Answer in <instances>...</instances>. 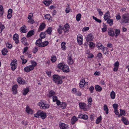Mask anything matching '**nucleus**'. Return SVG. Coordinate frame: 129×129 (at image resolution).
Instances as JSON below:
<instances>
[{
  "label": "nucleus",
  "mask_w": 129,
  "mask_h": 129,
  "mask_svg": "<svg viewBox=\"0 0 129 129\" xmlns=\"http://www.w3.org/2000/svg\"><path fill=\"white\" fill-rule=\"evenodd\" d=\"M47 115L46 112L41 111V117L42 119H45Z\"/></svg>",
  "instance_id": "20"
},
{
  "label": "nucleus",
  "mask_w": 129,
  "mask_h": 129,
  "mask_svg": "<svg viewBox=\"0 0 129 129\" xmlns=\"http://www.w3.org/2000/svg\"><path fill=\"white\" fill-rule=\"evenodd\" d=\"M41 102H42V103H41V107H42V108L46 109L49 108L50 105L49 104H45L41 101Z\"/></svg>",
  "instance_id": "16"
},
{
  "label": "nucleus",
  "mask_w": 129,
  "mask_h": 129,
  "mask_svg": "<svg viewBox=\"0 0 129 129\" xmlns=\"http://www.w3.org/2000/svg\"><path fill=\"white\" fill-rule=\"evenodd\" d=\"M46 24L44 23H42L41 24V31H42L45 28Z\"/></svg>",
  "instance_id": "46"
},
{
  "label": "nucleus",
  "mask_w": 129,
  "mask_h": 129,
  "mask_svg": "<svg viewBox=\"0 0 129 129\" xmlns=\"http://www.w3.org/2000/svg\"><path fill=\"white\" fill-rule=\"evenodd\" d=\"M113 20L111 19H109L108 20L107 22V23L109 24L110 26H111L113 24Z\"/></svg>",
  "instance_id": "27"
},
{
  "label": "nucleus",
  "mask_w": 129,
  "mask_h": 129,
  "mask_svg": "<svg viewBox=\"0 0 129 129\" xmlns=\"http://www.w3.org/2000/svg\"><path fill=\"white\" fill-rule=\"evenodd\" d=\"M0 28L1 29L0 30L2 32L5 28V26L1 22H0Z\"/></svg>",
  "instance_id": "49"
},
{
  "label": "nucleus",
  "mask_w": 129,
  "mask_h": 129,
  "mask_svg": "<svg viewBox=\"0 0 129 129\" xmlns=\"http://www.w3.org/2000/svg\"><path fill=\"white\" fill-rule=\"evenodd\" d=\"M72 56L71 54H69L68 56V62L69 64H73L74 61L72 58Z\"/></svg>",
  "instance_id": "8"
},
{
  "label": "nucleus",
  "mask_w": 129,
  "mask_h": 129,
  "mask_svg": "<svg viewBox=\"0 0 129 129\" xmlns=\"http://www.w3.org/2000/svg\"><path fill=\"white\" fill-rule=\"evenodd\" d=\"M93 18L97 22H98L99 23H101V20L97 18L96 17H95L94 16H92Z\"/></svg>",
  "instance_id": "39"
},
{
  "label": "nucleus",
  "mask_w": 129,
  "mask_h": 129,
  "mask_svg": "<svg viewBox=\"0 0 129 129\" xmlns=\"http://www.w3.org/2000/svg\"><path fill=\"white\" fill-rule=\"evenodd\" d=\"M34 69L33 67L31 65H29L25 67L24 70L26 72H28L33 70Z\"/></svg>",
  "instance_id": "6"
},
{
  "label": "nucleus",
  "mask_w": 129,
  "mask_h": 129,
  "mask_svg": "<svg viewBox=\"0 0 129 129\" xmlns=\"http://www.w3.org/2000/svg\"><path fill=\"white\" fill-rule=\"evenodd\" d=\"M21 30L23 33H25L27 31L26 26L25 25H23L22 27L21 28Z\"/></svg>",
  "instance_id": "28"
},
{
  "label": "nucleus",
  "mask_w": 129,
  "mask_h": 129,
  "mask_svg": "<svg viewBox=\"0 0 129 129\" xmlns=\"http://www.w3.org/2000/svg\"><path fill=\"white\" fill-rule=\"evenodd\" d=\"M7 52H8L7 49L6 48H4L2 51V53L3 55H5L6 54Z\"/></svg>",
  "instance_id": "43"
},
{
  "label": "nucleus",
  "mask_w": 129,
  "mask_h": 129,
  "mask_svg": "<svg viewBox=\"0 0 129 129\" xmlns=\"http://www.w3.org/2000/svg\"><path fill=\"white\" fill-rule=\"evenodd\" d=\"M110 18L111 17L110 16L109 12V11H108L104 15V18L105 20L106 21Z\"/></svg>",
  "instance_id": "13"
},
{
  "label": "nucleus",
  "mask_w": 129,
  "mask_h": 129,
  "mask_svg": "<svg viewBox=\"0 0 129 129\" xmlns=\"http://www.w3.org/2000/svg\"><path fill=\"white\" fill-rule=\"evenodd\" d=\"M45 18L46 19H47L50 20V18L51 17L50 15L49 14H46L45 16Z\"/></svg>",
  "instance_id": "54"
},
{
  "label": "nucleus",
  "mask_w": 129,
  "mask_h": 129,
  "mask_svg": "<svg viewBox=\"0 0 129 129\" xmlns=\"http://www.w3.org/2000/svg\"><path fill=\"white\" fill-rule=\"evenodd\" d=\"M82 36L81 35H78L77 36V39L78 44L80 45L82 44Z\"/></svg>",
  "instance_id": "9"
},
{
  "label": "nucleus",
  "mask_w": 129,
  "mask_h": 129,
  "mask_svg": "<svg viewBox=\"0 0 129 129\" xmlns=\"http://www.w3.org/2000/svg\"><path fill=\"white\" fill-rule=\"evenodd\" d=\"M27 22L28 23H30L31 24H33L35 23V21L33 19H31L28 20L27 21Z\"/></svg>",
  "instance_id": "55"
},
{
  "label": "nucleus",
  "mask_w": 129,
  "mask_h": 129,
  "mask_svg": "<svg viewBox=\"0 0 129 129\" xmlns=\"http://www.w3.org/2000/svg\"><path fill=\"white\" fill-rule=\"evenodd\" d=\"M125 114V111L123 110L120 109V114L118 116V117H120L122 115H124Z\"/></svg>",
  "instance_id": "48"
},
{
  "label": "nucleus",
  "mask_w": 129,
  "mask_h": 129,
  "mask_svg": "<svg viewBox=\"0 0 129 129\" xmlns=\"http://www.w3.org/2000/svg\"><path fill=\"white\" fill-rule=\"evenodd\" d=\"M64 27L59 25V28L58 29L57 31L59 34H61L62 33V30H63Z\"/></svg>",
  "instance_id": "29"
},
{
  "label": "nucleus",
  "mask_w": 129,
  "mask_h": 129,
  "mask_svg": "<svg viewBox=\"0 0 129 129\" xmlns=\"http://www.w3.org/2000/svg\"><path fill=\"white\" fill-rule=\"evenodd\" d=\"M63 71L64 72H69V67L67 65L64 64L62 69Z\"/></svg>",
  "instance_id": "10"
},
{
  "label": "nucleus",
  "mask_w": 129,
  "mask_h": 129,
  "mask_svg": "<svg viewBox=\"0 0 129 129\" xmlns=\"http://www.w3.org/2000/svg\"><path fill=\"white\" fill-rule=\"evenodd\" d=\"M66 43L64 42H62L61 44V46L62 49L63 50H65L66 49V47L65 46Z\"/></svg>",
  "instance_id": "33"
},
{
  "label": "nucleus",
  "mask_w": 129,
  "mask_h": 129,
  "mask_svg": "<svg viewBox=\"0 0 129 129\" xmlns=\"http://www.w3.org/2000/svg\"><path fill=\"white\" fill-rule=\"evenodd\" d=\"M95 89L96 90L100 92L102 89V88L101 87L99 86V85H96L95 86Z\"/></svg>",
  "instance_id": "22"
},
{
  "label": "nucleus",
  "mask_w": 129,
  "mask_h": 129,
  "mask_svg": "<svg viewBox=\"0 0 129 129\" xmlns=\"http://www.w3.org/2000/svg\"><path fill=\"white\" fill-rule=\"evenodd\" d=\"M121 120L123 122L124 124L126 125L128 124L129 123V122L125 118L122 117Z\"/></svg>",
  "instance_id": "26"
},
{
  "label": "nucleus",
  "mask_w": 129,
  "mask_h": 129,
  "mask_svg": "<svg viewBox=\"0 0 129 129\" xmlns=\"http://www.w3.org/2000/svg\"><path fill=\"white\" fill-rule=\"evenodd\" d=\"M17 80L18 83L20 84H24L27 83V81L22 79L20 77H19L17 79Z\"/></svg>",
  "instance_id": "5"
},
{
  "label": "nucleus",
  "mask_w": 129,
  "mask_h": 129,
  "mask_svg": "<svg viewBox=\"0 0 129 129\" xmlns=\"http://www.w3.org/2000/svg\"><path fill=\"white\" fill-rule=\"evenodd\" d=\"M122 22L125 23H129V13L123 14L122 16Z\"/></svg>",
  "instance_id": "3"
},
{
  "label": "nucleus",
  "mask_w": 129,
  "mask_h": 129,
  "mask_svg": "<svg viewBox=\"0 0 129 129\" xmlns=\"http://www.w3.org/2000/svg\"><path fill=\"white\" fill-rule=\"evenodd\" d=\"M121 16L120 14H118L116 16V18L117 20H119L120 19Z\"/></svg>",
  "instance_id": "64"
},
{
  "label": "nucleus",
  "mask_w": 129,
  "mask_h": 129,
  "mask_svg": "<svg viewBox=\"0 0 129 129\" xmlns=\"http://www.w3.org/2000/svg\"><path fill=\"white\" fill-rule=\"evenodd\" d=\"M11 69L14 71L17 67V61L16 60H13L11 63Z\"/></svg>",
  "instance_id": "4"
},
{
  "label": "nucleus",
  "mask_w": 129,
  "mask_h": 129,
  "mask_svg": "<svg viewBox=\"0 0 129 129\" xmlns=\"http://www.w3.org/2000/svg\"><path fill=\"white\" fill-rule=\"evenodd\" d=\"M85 80L83 79L81 80L79 83L80 87L81 88L83 87L85 84Z\"/></svg>",
  "instance_id": "23"
},
{
  "label": "nucleus",
  "mask_w": 129,
  "mask_h": 129,
  "mask_svg": "<svg viewBox=\"0 0 129 129\" xmlns=\"http://www.w3.org/2000/svg\"><path fill=\"white\" fill-rule=\"evenodd\" d=\"M63 30H64V33H66L68 31L69 29V26L68 23L66 24L64 26Z\"/></svg>",
  "instance_id": "18"
},
{
  "label": "nucleus",
  "mask_w": 129,
  "mask_h": 129,
  "mask_svg": "<svg viewBox=\"0 0 129 129\" xmlns=\"http://www.w3.org/2000/svg\"><path fill=\"white\" fill-rule=\"evenodd\" d=\"M93 38V36L92 34H89L87 36L86 40L87 42L91 41Z\"/></svg>",
  "instance_id": "11"
},
{
  "label": "nucleus",
  "mask_w": 129,
  "mask_h": 129,
  "mask_svg": "<svg viewBox=\"0 0 129 129\" xmlns=\"http://www.w3.org/2000/svg\"><path fill=\"white\" fill-rule=\"evenodd\" d=\"M35 34V30L34 29L30 30L29 31L27 34L26 37L27 38H29L32 36L34 35Z\"/></svg>",
  "instance_id": "14"
},
{
  "label": "nucleus",
  "mask_w": 129,
  "mask_h": 129,
  "mask_svg": "<svg viewBox=\"0 0 129 129\" xmlns=\"http://www.w3.org/2000/svg\"><path fill=\"white\" fill-rule=\"evenodd\" d=\"M53 77L54 81L57 83V84H61L62 83V78H63V76H62V78H61L58 75H54Z\"/></svg>",
  "instance_id": "2"
},
{
  "label": "nucleus",
  "mask_w": 129,
  "mask_h": 129,
  "mask_svg": "<svg viewBox=\"0 0 129 129\" xmlns=\"http://www.w3.org/2000/svg\"><path fill=\"white\" fill-rule=\"evenodd\" d=\"M60 128L61 129H67L68 126L64 123H60L59 124Z\"/></svg>",
  "instance_id": "12"
},
{
  "label": "nucleus",
  "mask_w": 129,
  "mask_h": 129,
  "mask_svg": "<svg viewBox=\"0 0 129 129\" xmlns=\"http://www.w3.org/2000/svg\"><path fill=\"white\" fill-rule=\"evenodd\" d=\"M55 93V92L53 90H51L49 92V97H51L54 95Z\"/></svg>",
  "instance_id": "40"
},
{
  "label": "nucleus",
  "mask_w": 129,
  "mask_h": 129,
  "mask_svg": "<svg viewBox=\"0 0 129 129\" xmlns=\"http://www.w3.org/2000/svg\"><path fill=\"white\" fill-rule=\"evenodd\" d=\"M102 120V117L101 116L98 117L96 119V124H99L101 121Z\"/></svg>",
  "instance_id": "45"
},
{
  "label": "nucleus",
  "mask_w": 129,
  "mask_h": 129,
  "mask_svg": "<svg viewBox=\"0 0 129 129\" xmlns=\"http://www.w3.org/2000/svg\"><path fill=\"white\" fill-rule=\"evenodd\" d=\"M18 87V85L17 84L13 86L12 90L14 94H16L17 92V88Z\"/></svg>",
  "instance_id": "15"
},
{
  "label": "nucleus",
  "mask_w": 129,
  "mask_h": 129,
  "mask_svg": "<svg viewBox=\"0 0 129 129\" xmlns=\"http://www.w3.org/2000/svg\"><path fill=\"white\" fill-rule=\"evenodd\" d=\"M115 92L112 91L110 93L111 98L112 99H114L115 98Z\"/></svg>",
  "instance_id": "34"
},
{
  "label": "nucleus",
  "mask_w": 129,
  "mask_h": 129,
  "mask_svg": "<svg viewBox=\"0 0 129 129\" xmlns=\"http://www.w3.org/2000/svg\"><path fill=\"white\" fill-rule=\"evenodd\" d=\"M6 46L7 48L9 49H11L12 47V45L10 44L9 42H7L6 43Z\"/></svg>",
  "instance_id": "47"
},
{
  "label": "nucleus",
  "mask_w": 129,
  "mask_h": 129,
  "mask_svg": "<svg viewBox=\"0 0 129 129\" xmlns=\"http://www.w3.org/2000/svg\"><path fill=\"white\" fill-rule=\"evenodd\" d=\"M31 63L32 65L31 66H32L34 69V67H35L37 64V63L35 61H31Z\"/></svg>",
  "instance_id": "50"
},
{
  "label": "nucleus",
  "mask_w": 129,
  "mask_h": 129,
  "mask_svg": "<svg viewBox=\"0 0 129 129\" xmlns=\"http://www.w3.org/2000/svg\"><path fill=\"white\" fill-rule=\"evenodd\" d=\"M118 106V104H113V106L114 108V110L117 109Z\"/></svg>",
  "instance_id": "58"
},
{
  "label": "nucleus",
  "mask_w": 129,
  "mask_h": 129,
  "mask_svg": "<svg viewBox=\"0 0 129 129\" xmlns=\"http://www.w3.org/2000/svg\"><path fill=\"white\" fill-rule=\"evenodd\" d=\"M81 16V14L80 13L77 15L76 16V19L77 21H79L80 20Z\"/></svg>",
  "instance_id": "41"
},
{
  "label": "nucleus",
  "mask_w": 129,
  "mask_h": 129,
  "mask_svg": "<svg viewBox=\"0 0 129 129\" xmlns=\"http://www.w3.org/2000/svg\"><path fill=\"white\" fill-rule=\"evenodd\" d=\"M4 9L2 5H0V17H2L3 14Z\"/></svg>",
  "instance_id": "30"
},
{
  "label": "nucleus",
  "mask_w": 129,
  "mask_h": 129,
  "mask_svg": "<svg viewBox=\"0 0 129 129\" xmlns=\"http://www.w3.org/2000/svg\"><path fill=\"white\" fill-rule=\"evenodd\" d=\"M26 111L27 113L30 114H32L34 113L33 111L28 106L26 107Z\"/></svg>",
  "instance_id": "17"
},
{
  "label": "nucleus",
  "mask_w": 129,
  "mask_h": 129,
  "mask_svg": "<svg viewBox=\"0 0 129 129\" xmlns=\"http://www.w3.org/2000/svg\"><path fill=\"white\" fill-rule=\"evenodd\" d=\"M46 35L45 32L41 33V39L45 38L46 37Z\"/></svg>",
  "instance_id": "52"
},
{
  "label": "nucleus",
  "mask_w": 129,
  "mask_h": 129,
  "mask_svg": "<svg viewBox=\"0 0 129 129\" xmlns=\"http://www.w3.org/2000/svg\"><path fill=\"white\" fill-rule=\"evenodd\" d=\"M64 64L63 63H60L58 64V65L57 67L58 68L60 69H62L63 66L64 65Z\"/></svg>",
  "instance_id": "38"
},
{
  "label": "nucleus",
  "mask_w": 129,
  "mask_h": 129,
  "mask_svg": "<svg viewBox=\"0 0 129 129\" xmlns=\"http://www.w3.org/2000/svg\"><path fill=\"white\" fill-rule=\"evenodd\" d=\"M108 35L112 37L115 36H115L117 38L120 34V30L119 29H116L114 30L113 28H109L108 29Z\"/></svg>",
  "instance_id": "1"
},
{
  "label": "nucleus",
  "mask_w": 129,
  "mask_h": 129,
  "mask_svg": "<svg viewBox=\"0 0 129 129\" xmlns=\"http://www.w3.org/2000/svg\"><path fill=\"white\" fill-rule=\"evenodd\" d=\"M20 58L22 59V62L23 64H25L27 62V60L24 59L23 56H21Z\"/></svg>",
  "instance_id": "32"
},
{
  "label": "nucleus",
  "mask_w": 129,
  "mask_h": 129,
  "mask_svg": "<svg viewBox=\"0 0 129 129\" xmlns=\"http://www.w3.org/2000/svg\"><path fill=\"white\" fill-rule=\"evenodd\" d=\"M94 89V87L92 86H91L89 88V90L91 93H92L93 92V90Z\"/></svg>",
  "instance_id": "60"
},
{
  "label": "nucleus",
  "mask_w": 129,
  "mask_h": 129,
  "mask_svg": "<svg viewBox=\"0 0 129 129\" xmlns=\"http://www.w3.org/2000/svg\"><path fill=\"white\" fill-rule=\"evenodd\" d=\"M78 120L77 119L75 116H73L71 119V123L72 125L74 124Z\"/></svg>",
  "instance_id": "21"
},
{
  "label": "nucleus",
  "mask_w": 129,
  "mask_h": 129,
  "mask_svg": "<svg viewBox=\"0 0 129 129\" xmlns=\"http://www.w3.org/2000/svg\"><path fill=\"white\" fill-rule=\"evenodd\" d=\"M89 29V28L88 27H84L83 28L82 30L83 32H84L87 31Z\"/></svg>",
  "instance_id": "61"
},
{
  "label": "nucleus",
  "mask_w": 129,
  "mask_h": 129,
  "mask_svg": "<svg viewBox=\"0 0 129 129\" xmlns=\"http://www.w3.org/2000/svg\"><path fill=\"white\" fill-rule=\"evenodd\" d=\"M62 103L60 104L61 106L62 107V108L64 109L65 108L67 105L65 103Z\"/></svg>",
  "instance_id": "56"
},
{
  "label": "nucleus",
  "mask_w": 129,
  "mask_h": 129,
  "mask_svg": "<svg viewBox=\"0 0 129 129\" xmlns=\"http://www.w3.org/2000/svg\"><path fill=\"white\" fill-rule=\"evenodd\" d=\"M49 42L48 41H45L41 43V47H43L47 46L49 44Z\"/></svg>",
  "instance_id": "25"
},
{
  "label": "nucleus",
  "mask_w": 129,
  "mask_h": 129,
  "mask_svg": "<svg viewBox=\"0 0 129 129\" xmlns=\"http://www.w3.org/2000/svg\"><path fill=\"white\" fill-rule=\"evenodd\" d=\"M33 17V14L30 13L28 16V19H32V18Z\"/></svg>",
  "instance_id": "59"
},
{
  "label": "nucleus",
  "mask_w": 129,
  "mask_h": 129,
  "mask_svg": "<svg viewBox=\"0 0 129 129\" xmlns=\"http://www.w3.org/2000/svg\"><path fill=\"white\" fill-rule=\"evenodd\" d=\"M104 109L106 114H108V113L109 109L108 107L106 105H105L104 106Z\"/></svg>",
  "instance_id": "31"
},
{
  "label": "nucleus",
  "mask_w": 129,
  "mask_h": 129,
  "mask_svg": "<svg viewBox=\"0 0 129 129\" xmlns=\"http://www.w3.org/2000/svg\"><path fill=\"white\" fill-rule=\"evenodd\" d=\"M57 97L56 96H54L53 97V102H55L57 100Z\"/></svg>",
  "instance_id": "62"
},
{
  "label": "nucleus",
  "mask_w": 129,
  "mask_h": 129,
  "mask_svg": "<svg viewBox=\"0 0 129 129\" xmlns=\"http://www.w3.org/2000/svg\"><path fill=\"white\" fill-rule=\"evenodd\" d=\"M97 10L99 15L100 16H102L103 15V13L101 11V9H97Z\"/></svg>",
  "instance_id": "53"
},
{
  "label": "nucleus",
  "mask_w": 129,
  "mask_h": 129,
  "mask_svg": "<svg viewBox=\"0 0 129 129\" xmlns=\"http://www.w3.org/2000/svg\"><path fill=\"white\" fill-rule=\"evenodd\" d=\"M52 0H46L43 1V3L46 5L49 6L50 4L52 3Z\"/></svg>",
  "instance_id": "19"
},
{
  "label": "nucleus",
  "mask_w": 129,
  "mask_h": 129,
  "mask_svg": "<svg viewBox=\"0 0 129 129\" xmlns=\"http://www.w3.org/2000/svg\"><path fill=\"white\" fill-rule=\"evenodd\" d=\"M40 116V111H38L36 114H34V116L35 117H39Z\"/></svg>",
  "instance_id": "51"
},
{
  "label": "nucleus",
  "mask_w": 129,
  "mask_h": 129,
  "mask_svg": "<svg viewBox=\"0 0 129 129\" xmlns=\"http://www.w3.org/2000/svg\"><path fill=\"white\" fill-rule=\"evenodd\" d=\"M18 39L19 36L17 34H15L13 36V39L14 41L16 44H17L19 43V41Z\"/></svg>",
  "instance_id": "7"
},
{
  "label": "nucleus",
  "mask_w": 129,
  "mask_h": 129,
  "mask_svg": "<svg viewBox=\"0 0 129 129\" xmlns=\"http://www.w3.org/2000/svg\"><path fill=\"white\" fill-rule=\"evenodd\" d=\"M36 45L39 47H40V39L39 38L36 42Z\"/></svg>",
  "instance_id": "36"
},
{
  "label": "nucleus",
  "mask_w": 129,
  "mask_h": 129,
  "mask_svg": "<svg viewBox=\"0 0 129 129\" xmlns=\"http://www.w3.org/2000/svg\"><path fill=\"white\" fill-rule=\"evenodd\" d=\"M92 99L90 97L89 98L88 100V103L89 104H90V105L91 104V102H92Z\"/></svg>",
  "instance_id": "63"
},
{
  "label": "nucleus",
  "mask_w": 129,
  "mask_h": 129,
  "mask_svg": "<svg viewBox=\"0 0 129 129\" xmlns=\"http://www.w3.org/2000/svg\"><path fill=\"white\" fill-rule=\"evenodd\" d=\"M108 49L107 48H103V51L104 53L105 54H107L108 53Z\"/></svg>",
  "instance_id": "35"
},
{
  "label": "nucleus",
  "mask_w": 129,
  "mask_h": 129,
  "mask_svg": "<svg viewBox=\"0 0 129 129\" xmlns=\"http://www.w3.org/2000/svg\"><path fill=\"white\" fill-rule=\"evenodd\" d=\"M52 31V28L51 27H49L46 31L45 32H47L48 34H51Z\"/></svg>",
  "instance_id": "42"
},
{
  "label": "nucleus",
  "mask_w": 129,
  "mask_h": 129,
  "mask_svg": "<svg viewBox=\"0 0 129 129\" xmlns=\"http://www.w3.org/2000/svg\"><path fill=\"white\" fill-rule=\"evenodd\" d=\"M38 50V48L35 47L33 49V52L34 53H36Z\"/></svg>",
  "instance_id": "57"
},
{
  "label": "nucleus",
  "mask_w": 129,
  "mask_h": 129,
  "mask_svg": "<svg viewBox=\"0 0 129 129\" xmlns=\"http://www.w3.org/2000/svg\"><path fill=\"white\" fill-rule=\"evenodd\" d=\"M79 106L81 109H84L86 107V104L84 103H79Z\"/></svg>",
  "instance_id": "24"
},
{
  "label": "nucleus",
  "mask_w": 129,
  "mask_h": 129,
  "mask_svg": "<svg viewBox=\"0 0 129 129\" xmlns=\"http://www.w3.org/2000/svg\"><path fill=\"white\" fill-rule=\"evenodd\" d=\"M56 60V58L55 56H52L51 58V61L53 62H55Z\"/></svg>",
  "instance_id": "37"
},
{
  "label": "nucleus",
  "mask_w": 129,
  "mask_h": 129,
  "mask_svg": "<svg viewBox=\"0 0 129 129\" xmlns=\"http://www.w3.org/2000/svg\"><path fill=\"white\" fill-rule=\"evenodd\" d=\"M29 91V89L28 88H26L24 90L23 94L24 95H26Z\"/></svg>",
  "instance_id": "44"
}]
</instances>
